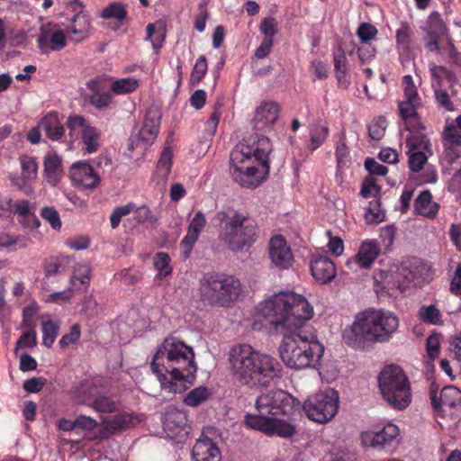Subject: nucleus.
Instances as JSON below:
<instances>
[{"mask_svg":"<svg viewBox=\"0 0 461 461\" xmlns=\"http://www.w3.org/2000/svg\"><path fill=\"white\" fill-rule=\"evenodd\" d=\"M279 115L275 102H262L252 120L255 133L243 139L230 155V172L235 182L243 187L256 188L269 173L270 140L264 136L272 130Z\"/></svg>","mask_w":461,"mask_h":461,"instance_id":"obj_1","label":"nucleus"},{"mask_svg":"<svg viewBox=\"0 0 461 461\" xmlns=\"http://www.w3.org/2000/svg\"><path fill=\"white\" fill-rule=\"evenodd\" d=\"M150 367L161 388L173 393L185 392L197 370L193 348L173 337L165 339L158 347Z\"/></svg>","mask_w":461,"mask_h":461,"instance_id":"obj_2","label":"nucleus"},{"mask_svg":"<svg viewBox=\"0 0 461 461\" xmlns=\"http://www.w3.org/2000/svg\"><path fill=\"white\" fill-rule=\"evenodd\" d=\"M257 414H247V427L259 430L267 436L291 438L296 433V428L288 420L300 411L301 402L285 391L276 390L259 395L256 400Z\"/></svg>","mask_w":461,"mask_h":461,"instance_id":"obj_3","label":"nucleus"},{"mask_svg":"<svg viewBox=\"0 0 461 461\" xmlns=\"http://www.w3.org/2000/svg\"><path fill=\"white\" fill-rule=\"evenodd\" d=\"M257 312L271 330L284 336L303 328L312 319L313 308L304 296L284 291L260 302Z\"/></svg>","mask_w":461,"mask_h":461,"instance_id":"obj_4","label":"nucleus"},{"mask_svg":"<svg viewBox=\"0 0 461 461\" xmlns=\"http://www.w3.org/2000/svg\"><path fill=\"white\" fill-rule=\"evenodd\" d=\"M229 363L236 379L249 387H267L283 375V366L276 357L249 344L233 347L229 353Z\"/></svg>","mask_w":461,"mask_h":461,"instance_id":"obj_5","label":"nucleus"},{"mask_svg":"<svg viewBox=\"0 0 461 461\" xmlns=\"http://www.w3.org/2000/svg\"><path fill=\"white\" fill-rule=\"evenodd\" d=\"M399 327L398 317L384 310L368 309L356 315L343 331L345 343L354 349H365L374 343L388 342Z\"/></svg>","mask_w":461,"mask_h":461,"instance_id":"obj_6","label":"nucleus"},{"mask_svg":"<svg viewBox=\"0 0 461 461\" xmlns=\"http://www.w3.org/2000/svg\"><path fill=\"white\" fill-rule=\"evenodd\" d=\"M212 221L222 226L219 237L233 252L248 250L258 239L259 228L256 220L231 206L217 211Z\"/></svg>","mask_w":461,"mask_h":461,"instance_id":"obj_7","label":"nucleus"},{"mask_svg":"<svg viewBox=\"0 0 461 461\" xmlns=\"http://www.w3.org/2000/svg\"><path fill=\"white\" fill-rule=\"evenodd\" d=\"M324 353V346L314 335H306L303 328L285 333L279 347L285 365L293 369L315 368Z\"/></svg>","mask_w":461,"mask_h":461,"instance_id":"obj_8","label":"nucleus"},{"mask_svg":"<svg viewBox=\"0 0 461 461\" xmlns=\"http://www.w3.org/2000/svg\"><path fill=\"white\" fill-rule=\"evenodd\" d=\"M240 294V281L234 276L208 272L200 280L201 299L211 306L228 307Z\"/></svg>","mask_w":461,"mask_h":461,"instance_id":"obj_9","label":"nucleus"},{"mask_svg":"<svg viewBox=\"0 0 461 461\" xmlns=\"http://www.w3.org/2000/svg\"><path fill=\"white\" fill-rule=\"evenodd\" d=\"M378 384L384 400L393 409L402 411L411 402V385L402 369L396 366H385L378 376Z\"/></svg>","mask_w":461,"mask_h":461,"instance_id":"obj_10","label":"nucleus"},{"mask_svg":"<svg viewBox=\"0 0 461 461\" xmlns=\"http://www.w3.org/2000/svg\"><path fill=\"white\" fill-rule=\"evenodd\" d=\"M338 408L339 395L334 390L311 395L303 405L306 416L321 424L331 420L338 412Z\"/></svg>","mask_w":461,"mask_h":461,"instance_id":"obj_11","label":"nucleus"},{"mask_svg":"<svg viewBox=\"0 0 461 461\" xmlns=\"http://www.w3.org/2000/svg\"><path fill=\"white\" fill-rule=\"evenodd\" d=\"M399 428L387 423L378 431H364L361 434V441L365 447H370L378 451L387 453L393 452L399 444Z\"/></svg>","mask_w":461,"mask_h":461,"instance_id":"obj_12","label":"nucleus"},{"mask_svg":"<svg viewBox=\"0 0 461 461\" xmlns=\"http://www.w3.org/2000/svg\"><path fill=\"white\" fill-rule=\"evenodd\" d=\"M70 137H74L77 131L81 132V140L87 153H95L100 147L101 131L88 123L86 119L78 114L70 115L67 121Z\"/></svg>","mask_w":461,"mask_h":461,"instance_id":"obj_13","label":"nucleus"},{"mask_svg":"<svg viewBox=\"0 0 461 461\" xmlns=\"http://www.w3.org/2000/svg\"><path fill=\"white\" fill-rule=\"evenodd\" d=\"M268 258L271 264L280 270L288 269L294 263V255L282 235L273 236L268 242Z\"/></svg>","mask_w":461,"mask_h":461,"instance_id":"obj_14","label":"nucleus"},{"mask_svg":"<svg viewBox=\"0 0 461 461\" xmlns=\"http://www.w3.org/2000/svg\"><path fill=\"white\" fill-rule=\"evenodd\" d=\"M37 44L42 54H47L50 50L59 51L67 46V37L57 25L48 23L41 27Z\"/></svg>","mask_w":461,"mask_h":461,"instance_id":"obj_15","label":"nucleus"},{"mask_svg":"<svg viewBox=\"0 0 461 461\" xmlns=\"http://www.w3.org/2000/svg\"><path fill=\"white\" fill-rule=\"evenodd\" d=\"M212 431V428L203 429L202 437L196 440L192 449L194 461H221V454L217 444L208 437Z\"/></svg>","mask_w":461,"mask_h":461,"instance_id":"obj_16","label":"nucleus"},{"mask_svg":"<svg viewBox=\"0 0 461 461\" xmlns=\"http://www.w3.org/2000/svg\"><path fill=\"white\" fill-rule=\"evenodd\" d=\"M381 249L376 240H366L362 242L357 254L348 259L346 266L351 270H357L355 267L359 268H369L376 258L379 256Z\"/></svg>","mask_w":461,"mask_h":461,"instance_id":"obj_17","label":"nucleus"},{"mask_svg":"<svg viewBox=\"0 0 461 461\" xmlns=\"http://www.w3.org/2000/svg\"><path fill=\"white\" fill-rule=\"evenodd\" d=\"M69 176L76 185L87 189H94L100 183V177L93 167L84 161L74 163L70 167Z\"/></svg>","mask_w":461,"mask_h":461,"instance_id":"obj_18","label":"nucleus"},{"mask_svg":"<svg viewBox=\"0 0 461 461\" xmlns=\"http://www.w3.org/2000/svg\"><path fill=\"white\" fill-rule=\"evenodd\" d=\"M447 28L439 14L433 13L429 15L428 27L423 41L426 49L430 52L440 50L439 41L445 36Z\"/></svg>","mask_w":461,"mask_h":461,"instance_id":"obj_19","label":"nucleus"},{"mask_svg":"<svg viewBox=\"0 0 461 461\" xmlns=\"http://www.w3.org/2000/svg\"><path fill=\"white\" fill-rule=\"evenodd\" d=\"M102 387L98 381L85 380L73 387L72 398L77 404L91 408Z\"/></svg>","mask_w":461,"mask_h":461,"instance_id":"obj_20","label":"nucleus"},{"mask_svg":"<svg viewBox=\"0 0 461 461\" xmlns=\"http://www.w3.org/2000/svg\"><path fill=\"white\" fill-rule=\"evenodd\" d=\"M86 87L91 94L88 96V103L95 109L101 111L110 107L113 100V93L104 91L102 82L98 78L91 79L86 83Z\"/></svg>","mask_w":461,"mask_h":461,"instance_id":"obj_21","label":"nucleus"},{"mask_svg":"<svg viewBox=\"0 0 461 461\" xmlns=\"http://www.w3.org/2000/svg\"><path fill=\"white\" fill-rule=\"evenodd\" d=\"M431 405L435 411L441 410L442 406L455 407L461 403V390L454 385L445 386L439 397L437 396V390L430 389Z\"/></svg>","mask_w":461,"mask_h":461,"instance_id":"obj_22","label":"nucleus"},{"mask_svg":"<svg viewBox=\"0 0 461 461\" xmlns=\"http://www.w3.org/2000/svg\"><path fill=\"white\" fill-rule=\"evenodd\" d=\"M313 278L322 284L330 282L336 276L334 263L327 257H318L311 262Z\"/></svg>","mask_w":461,"mask_h":461,"instance_id":"obj_23","label":"nucleus"},{"mask_svg":"<svg viewBox=\"0 0 461 461\" xmlns=\"http://www.w3.org/2000/svg\"><path fill=\"white\" fill-rule=\"evenodd\" d=\"M186 415L176 408H168L163 418V427L169 437H176L186 426Z\"/></svg>","mask_w":461,"mask_h":461,"instance_id":"obj_24","label":"nucleus"},{"mask_svg":"<svg viewBox=\"0 0 461 461\" xmlns=\"http://www.w3.org/2000/svg\"><path fill=\"white\" fill-rule=\"evenodd\" d=\"M40 127L50 140L57 141L63 138L65 128L57 112L48 113L40 122Z\"/></svg>","mask_w":461,"mask_h":461,"instance_id":"obj_25","label":"nucleus"},{"mask_svg":"<svg viewBox=\"0 0 461 461\" xmlns=\"http://www.w3.org/2000/svg\"><path fill=\"white\" fill-rule=\"evenodd\" d=\"M90 19L83 12L75 14L70 24L67 27V32L70 35V41L78 43L89 35Z\"/></svg>","mask_w":461,"mask_h":461,"instance_id":"obj_26","label":"nucleus"},{"mask_svg":"<svg viewBox=\"0 0 461 461\" xmlns=\"http://www.w3.org/2000/svg\"><path fill=\"white\" fill-rule=\"evenodd\" d=\"M414 211L419 215L428 219H435L438 210L439 204L432 200V194L429 190H424L414 200Z\"/></svg>","mask_w":461,"mask_h":461,"instance_id":"obj_27","label":"nucleus"},{"mask_svg":"<svg viewBox=\"0 0 461 461\" xmlns=\"http://www.w3.org/2000/svg\"><path fill=\"white\" fill-rule=\"evenodd\" d=\"M173 150L172 148L165 147L157 163L156 170L152 176V180L157 185H164L169 176L172 167Z\"/></svg>","mask_w":461,"mask_h":461,"instance_id":"obj_28","label":"nucleus"},{"mask_svg":"<svg viewBox=\"0 0 461 461\" xmlns=\"http://www.w3.org/2000/svg\"><path fill=\"white\" fill-rule=\"evenodd\" d=\"M205 224V215L202 212H196L188 225L186 235L181 240V246L191 250L194 243L197 241Z\"/></svg>","mask_w":461,"mask_h":461,"instance_id":"obj_29","label":"nucleus"},{"mask_svg":"<svg viewBox=\"0 0 461 461\" xmlns=\"http://www.w3.org/2000/svg\"><path fill=\"white\" fill-rule=\"evenodd\" d=\"M120 408L121 402L119 398L115 395L105 393L104 386L91 407V409L96 412L103 414L117 412Z\"/></svg>","mask_w":461,"mask_h":461,"instance_id":"obj_30","label":"nucleus"},{"mask_svg":"<svg viewBox=\"0 0 461 461\" xmlns=\"http://www.w3.org/2000/svg\"><path fill=\"white\" fill-rule=\"evenodd\" d=\"M158 130L159 121L157 119L146 117L141 129L139 131L138 135L135 138H131V145L132 146L133 144H136L138 146L140 142H143L145 146L152 144L158 136Z\"/></svg>","mask_w":461,"mask_h":461,"instance_id":"obj_31","label":"nucleus"},{"mask_svg":"<svg viewBox=\"0 0 461 461\" xmlns=\"http://www.w3.org/2000/svg\"><path fill=\"white\" fill-rule=\"evenodd\" d=\"M44 174L47 181L55 185L62 176V160L55 153L47 154L43 161Z\"/></svg>","mask_w":461,"mask_h":461,"instance_id":"obj_32","label":"nucleus"},{"mask_svg":"<svg viewBox=\"0 0 461 461\" xmlns=\"http://www.w3.org/2000/svg\"><path fill=\"white\" fill-rule=\"evenodd\" d=\"M409 274L417 284L420 285L423 282L429 281L431 278V266L418 258H411L408 263Z\"/></svg>","mask_w":461,"mask_h":461,"instance_id":"obj_33","label":"nucleus"},{"mask_svg":"<svg viewBox=\"0 0 461 461\" xmlns=\"http://www.w3.org/2000/svg\"><path fill=\"white\" fill-rule=\"evenodd\" d=\"M105 424L104 429L101 431L100 438H105L106 432L113 434L119 430L129 428L132 422V417L131 414L122 412L115 415L113 419L104 421Z\"/></svg>","mask_w":461,"mask_h":461,"instance_id":"obj_34","label":"nucleus"},{"mask_svg":"<svg viewBox=\"0 0 461 461\" xmlns=\"http://www.w3.org/2000/svg\"><path fill=\"white\" fill-rule=\"evenodd\" d=\"M406 145L409 151H426L429 155L432 154L430 140L421 132L411 133L406 139Z\"/></svg>","mask_w":461,"mask_h":461,"instance_id":"obj_35","label":"nucleus"},{"mask_svg":"<svg viewBox=\"0 0 461 461\" xmlns=\"http://www.w3.org/2000/svg\"><path fill=\"white\" fill-rule=\"evenodd\" d=\"M329 127L326 124L316 123L310 130V145L312 151L319 149L327 140L329 136Z\"/></svg>","mask_w":461,"mask_h":461,"instance_id":"obj_36","label":"nucleus"},{"mask_svg":"<svg viewBox=\"0 0 461 461\" xmlns=\"http://www.w3.org/2000/svg\"><path fill=\"white\" fill-rule=\"evenodd\" d=\"M68 258L65 257H50L43 263L45 277L50 278L52 276L61 274L66 270Z\"/></svg>","mask_w":461,"mask_h":461,"instance_id":"obj_37","label":"nucleus"},{"mask_svg":"<svg viewBox=\"0 0 461 461\" xmlns=\"http://www.w3.org/2000/svg\"><path fill=\"white\" fill-rule=\"evenodd\" d=\"M153 265L158 271L156 279H162L172 274L171 258L167 253L157 252L153 257Z\"/></svg>","mask_w":461,"mask_h":461,"instance_id":"obj_38","label":"nucleus"},{"mask_svg":"<svg viewBox=\"0 0 461 461\" xmlns=\"http://www.w3.org/2000/svg\"><path fill=\"white\" fill-rule=\"evenodd\" d=\"M101 17L105 20L115 19L122 23L127 17L125 5L121 2L110 3L102 10Z\"/></svg>","mask_w":461,"mask_h":461,"instance_id":"obj_39","label":"nucleus"},{"mask_svg":"<svg viewBox=\"0 0 461 461\" xmlns=\"http://www.w3.org/2000/svg\"><path fill=\"white\" fill-rule=\"evenodd\" d=\"M140 86L139 80L124 77L115 80L111 85V91L117 95L133 93Z\"/></svg>","mask_w":461,"mask_h":461,"instance_id":"obj_40","label":"nucleus"},{"mask_svg":"<svg viewBox=\"0 0 461 461\" xmlns=\"http://www.w3.org/2000/svg\"><path fill=\"white\" fill-rule=\"evenodd\" d=\"M211 395L210 390L205 386H199L190 391L184 398V403L190 407L199 406Z\"/></svg>","mask_w":461,"mask_h":461,"instance_id":"obj_41","label":"nucleus"},{"mask_svg":"<svg viewBox=\"0 0 461 461\" xmlns=\"http://www.w3.org/2000/svg\"><path fill=\"white\" fill-rule=\"evenodd\" d=\"M59 325L51 321H44L41 323L42 344L47 348H51L56 338L58 337Z\"/></svg>","mask_w":461,"mask_h":461,"instance_id":"obj_42","label":"nucleus"},{"mask_svg":"<svg viewBox=\"0 0 461 461\" xmlns=\"http://www.w3.org/2000/svg\"><path fill=\"white\" fill-rule=\"evenodd\" d=\"M207 60L205 56L202 55L197 59L193 68L191 77H190V84L192 86L198 85L203 78L204 77L207 72Z\"/></svg>","mask_w":461,"mask_h":461,"instance_id":"obj_43","label":"nucleus"},{"mask_svg":"<svg viewBox=\"0 0 461 461\" xmlns=\"http://www.w3.org/2000/svg\"><path fill=\"white\" fill-rule=\"evenodd\" d=\"M135 209V203L131 202L125 205L115 207L110 216V223L112 229H116L122 221V218L129 215Z\"/></svg>","mask_w":461,"mask_h":461,"instance_id":"obj_44","label":"nucleus"},{"mask_svg":"<svg viewBox=\"0 0 461 461\" xmlns=\"http://www.w3.org/2000/svg\"><path fill=\"white\" fill-rule=\"evenodd\" d=\"M387 121L384 117L375 118L368 126V134L371 139L380 140L385 133Z\"/></svg>","mask_w":461,"mask_h":461,"instance_id":"obj_45","label":"nucleus"},{"mask_svg":"<svg viewBox=\"0 0 461 461\" xmlns=\"http://www.w3.org/2000/svg\"><path fill=\"white\" fill-rule=\"evenodd\" d=\"M408 166L412 172H420L427 163L429 153L426 151H409Z\"/></svg>","mask_w":461,"mask_h":461,"instance_id":"obj_46","label":"nucleus"},{"mask_svg":"<svg viewBox=\"0 0 461 461\" xmlns=\"http://www.w3.org/2000/svg\"><path fill=\"white\" fill-rule=\"evenodd\" d=\"M420 106V102L419 101H412V100H406L399 103V113L401 117L404 120H410L416 118L417 109Z\"/></svg>","mask_w":461,"mask_h":461,"instance_id":"obj_47","label":"nucleus"},{"mask_svg":"<svg viewBox=\"0 0 461 461\" xmlns=\"http://www.w3.org/2000/svg\"><path fill=\"white\" fill-rule=\"evenodd\" d=\"M444 146H461V130L455 125H447L443 131Z\"/></svg>","mask_w":461,"mask_h":461,"instance_id":"obj_48","label":"nucleus"},{"mask_svg":"<svg viewBox=\"0 0 461 461\" xmlns=\"http://www.w3.org/2000/svg\"><path fill=\"white\" fill-rule=\"evenodd\" d=\"M133 212V219L138 224H144L146 222L155 223L157 222V217L152 213L149 207L143 204L140 207H136Z\"/></svg>","mask_w":461,"mask_h":461,"instance_id":"obj_49","label":"nucleus"},{"mask_svg":"<svg viewBox=\"0 0 461 461\" xmlns=\"http://www.w3.org/2000/svg\"><path fill=\"white\" fill-rule=\"evenodd\" d=\"M411 28L406 23H401L400 27L396 30V42L398 45L402 46L404 50H407L411 46Z\"/></svg>","mask_w":461,"mask_h":461,"instance_id":"obj_50","label":"nucleus"},{"mask_svg":"<svg viewBox=\"0 0 461 461\" xmlns=\"http://www.w3.org/2000/svg\"><path fill=\"white\" fill-rule=\"evenodd\" d=\"M378 31L375 25L369 23H362L357 30V36L361 43L370 42L377 35Z\"/></svg>","mask_w":461,"mask_h":461,"instance_id":"obj_51","label":"nucleus"},{"mask_svg":"<svg viewBox=\"0 0 461 461\" xmlns=\"http://www.w3.org/2000/svg\"><path fill=\"white\" fill-rule=\"evenodd\" d=\"M419 315L423 321L430 324L436 325L441 322V314L434 305L421 307Z\"/></svg>","mask_w":461,"mask_h":461,"instance_id":"obj_52","label":"nucleus"},{"mask_svg":"<svg viewBox=\"0 0 461 461\" xmlns=\"http://www.w3.org/2000/svg\"><path fill=\"white\" fill-rule=\"evenodd\" d=\"M21 166L23 170V175L27 179H32L36 177L38 164L36 159L32 157L23 156L21 157Z\"/></svg>","mask_w":461,"mask_h":461,"instance_id":"obj_53","label":"nucleus"},{"mask_svg":"<svg viewBox=\"0 0 461 461\" xmlns=\"http://www.w3.org/2000/svg\"><path fill=\"white\" fill-rule=\"evenodd\" d=\"M259 30L260 32L264 34V39L273 40L278 32L276 18L270 16L263 19Z\"/></svg>","mask_w":461,"mask_h":461,"instance_id":"obj_54","label":"nucleus"},{"mask_svg":"<svg viewBox=\"0 0 461 461\" xmlns=\"http://www.w3.org/2000/svg\"><path fill=\"white\" fill-rule=\"evenodd\" d=\"M402 86L404 90V98L406 100L420 102V97L418 94L417 87L411 75H406L402 77Z\"/></svg>","mask_w":461,"mask_h":461,"instance_id":"obj_55","label":"nucleus"},{"mask_svg":"<svg viewBox=\"0 0 461 461\" xmlns=\"http://www.w3.org/2000/svg\"><path fill=\"white\" fill-rule=\"evenodd\" d=\"M13 212L16 213L20 219L31 218L35 221V214L32 211L31 204L28 200H18L14 203Z\"/></svg>","mask_w":461,"mask_h":461,"instance_id":"obj_56","label":"nucleus"},{"mask_svg":"<svg viewBox=\"0 0 461 461\" xmlns=\"http://www.w3.org/2000/svg\"><path fill=\"white\" fill-rule=\"evenodd\" d=\"M81 336V329L80 325L76 323L70 328V331L68 334H65L59 339V347L61 348H66L71 344H75L78 341Z\"/></svg>","mask_w":461,"mask_h":461,"instance_id":"obj_57","label":"nucleus"},{"mask_svg":"<svg viewBox=\"0 0 461 461\" xmlns=\"http://www.w3.org/2000/svg\"><path fill=\"white\" fill-rule=\"evenodd\" d=\"M380 191L381 187L376 184L375 179L372 176H367L363 181L360 194L365 198H369L376 195Z\"/></svg>","mask_w":461,"mask_h":461,"instance_id":"obj_58","label":"nucleus"},{"mask_svg":"<svg viewBox=\"0 0 461 461\" xmlns=\"http://www.w3.org/2000/svg\"><path fill=\"white\" fill-rule=\"evenodd\" d=\"M41 217L47 221L54 230L61 228L59 213L52 207H44L41 212Z\"/></svg>","mask_w":461,"mask_h":461,"instance_id":"obj_59","label":"nucleus"},{"mask_svg":"<svg viewBox=\"0 0 461 461\" xmlns=\"http://www.w3.org/2000/svg\"><path fill=\"white\" fill-rule=\"evenodd\" d=\"M335 155L339 167H345L349 161V150L344 139L337 143Z\"/></svg>","mask_w":461,"mask_h":461,"instance_id":"obj_60","label":"nucleus"},{"mask_svg":"<svg viewBox=\"0 0 461 461\" xmlns=\"http://www.w3.org/2000/svg\"><path fill=\"white\" fill-rule=\"evenodd\" d=\"M361 44L362 45L357 48V55L361 64H365L375 57L376 49L370 42Z\"/></svg>","mask_w":461,"mask_h":461,"instance_id":"obj_61","label":"nucleus"},{"mask_svg":"<svg viewBox=\"0 0 461 461\" xmlns=\"http://www.w3.org/2000/svg\"><path fill=\"white\" fill-rule=\"evenodd\" d=\"M37 343L36 331L32 329L30 331H25L22 334L19 339L16 341V348H33Z\"/></svg>","mask_w":461,"mask_h":461,"instance_id":"obj_62","label":"nucleus"},{"mask_svg":"<svg viewBox=\"0 0 461 461\" xmlns=\"http://www.w3.org/2000/svg\"><path fill=\"white\" fill-rule=\"evenodd\" d=\"M46 384L44 377H32L23 382V388L27 393H39Z\"/></svg>","mask_w":461,"mask_h":461,"instance_id":"obj_63","label":"nucleus"},{"mask_svg":"<svg viewBox=\"0 0 461 461\" xmlns=\"http://www.w3.org/2000/svg\"><path fill=\"white\" fill-rule=\"evenodd\" d=\"M365 167L371 175L385 176L388 173V168L379 164L375 159L367 158L365 161Z\"/></svg>","mask_w":461,"mask_h":461,"instance_id":"obj_64","label":"nucleus"}]
</instances>
